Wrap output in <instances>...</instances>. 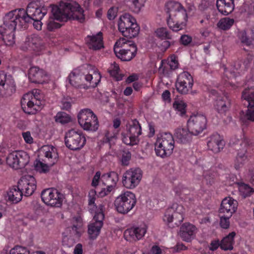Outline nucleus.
Instances as JSON below:
<instances>
[{"label": "nucleus", "instance_id": "f257e3e1", "mask_svg": "<svg viewBox=\"0 0 254 254\" xmlns=\"http://www.w3.org/2000/svg\"><path fill=\"white\" fill-rule=\"evenodd\" d=\"M51 7L52 13L58 21L73 19L81 23L85 21L84 10L77 3L62 1L59 5H51Z\"/></svg>", "mask_w": 254, "mask_h": 254}, {"label": "nucleus", "instance_id": "f03ea898", "mask_svg": "<svg viewBox=\"0 0 254 254\" xmlns=\"http://www.w3.org/2000/svg\"><path fill=\"white\" fill-rule=\"evenodd\" d=\"M101 75L97 70L91 65L74 69L69 75V83L75 87L81 85L84 81L89 82L93 87L96 86L101 80Z\"/></svg>", "mask_w": 254, "mask_h": 254}, {"label": "nucleus", "instance_id": "7ed1b4c3", "mask_svg": "<svg viewBox=\"0 0 254 254\" xmlns=\"http://www.w3.org/2000/svg\"><path fill=\"white\" fill-rule=\"evenodd\" d=\"M166 7L168 14L167 24L170 29L175 32L183 29L188 19L186 10L180 3L175 1L168 2Z\"/></svg>", "mask_w": 254, "mask_h": 254}, {"label": "nucleus", "instance_id": "20e7f679", "mask_svg": "<svg viewBox=\"0 0 254 254\" xmlns=\"http://www.w3.org/2000/svg\"><path fill=\"white\" fill-rule=\"evenodd\" d=\"M41 156L44 157L43 161H37L35 167L41 173H46L49 170L50 167L58 161V154L57 149L52 145H45L40 150Z\"/></svg>", "mask_w": 254, "mask_h": 254}, {"label": "nucleus", "instance_id": "39448f33", "mask_svg": "<svg viewBox=\"0 0 254 254\" xmlns=\"http://www.w3.org/2000/svg\"><path fill=\"white\" fill-rule=\"evenodd\" d=\"M175 147V140L172 134L164 132L159 134L155 143V151L158 156L165 158L170 156Z\"/></svg>", "mask_w": 254, "mask_h": 254}, {"label": "nucleus", "instance_id": "423d86ee", "mask_svg": "<svg viewBox=\"0 0 254 254\" xmlns=\"http://www.w3.org/2000/svg\"><path fill=\"white\" fill-rule=\"evenodd\" d=\"M42 98L40 92L37 89L24 94L21 100L23 111L28 114H35L41 108Z\"/></svg>", "mask_w": 254, "mask_h": 254}, {"label": "nucleus", "instance_id": "0eeeda50", "mask_svg": "<svg viewBox=\"0 0 254 254\" xmlns=\"http://www.w3.org/2000/svg\"><path fill=\"white\" fill-rule=\"evenodd\" d=\"M116 56L123 61H129L135 57L137 51L135 45L125 38H120L114 46Z\"/></svg>", "mask_w": 254, "mask_h": 254}, {"label": "nucleus", "instance_id": "6e6552de", "mask_svg": "<svg viewBox=\"0 0 254 254\" xmlns=\"http://www.w3.org/2000/svg\"><path fill=\"white\" fill-rule=\"evenodd\" d=\"M136 203V198L134 193L127 190L122 192L115 201L117 211L122 214H127L130 211Z\"/></svg>", "mask_w": 254, "mask_h": 254}, {"label": "nucleus", "instance_id": "1a4fd4ad", "mask_svg": "<svg viewBox=\"0 0 254 254\" xmlns=\"http://www.w3.org/2000/svg\"><path fill=\"white\" fill-rule=\"evenodd\" d=\"M77 117L78 123L84 130L95 131L98 129L99 123L97 117L90 109L81 110Z\"/></svg>", "mask_w": 254, "mask_h": 254}, {"label": "nucleus", "instance_id": "9d476101", "mask_svg": "<svg viewBox=\"0 0 254 254\" xmlns=\"http://www.w3.org/2000/svg\"><path fill=\"white\" fill-rule=\"evenodd\" d=\"M25 15L24 9H16L7 13L3 18V24L0 28L15 30L17 25L23 26V16Z\"/></svg>", "mask_w": 254, "mask_h": 254}, {"label": "nucleus", "instance_id": "9b49d317", "mask_svg": "<svg viewBox=\"0 0 254 254\" xmlns=\"http://www.w3.org/2000/svg\"><path fill=\"white\" fill-rule=\"evenodd\" d=\"M128 134L122 133L123 142L131 146L137 144L139 142V136L141 134V127L139 122L136 120H131L127 125Z\"/></svg>", "mask_w": 254, "mask_h": 254}, {"label": "nucleus", "instance_id": "f8f14e48", "mask_svg": "<svg viewBox=\"0 0 254 254\" xmlns=\"http://www.w3.org/2000/svg\"><path fill=\"white\" fill-rule=\"evenodd\" d=\"M185 209L181 204H175L167 209L163 221L168 225L173 223L172 227L178 226L184 220Z\"/></svg>", "mask_w": 254, "mask_h": 254}, {"label": "nucleus", "instance_id": "ddd939ff", "mask_svg": "<svg viewBox=\"0 0 254 254\" xmlns=\"http://www.w3.org/2000/svg\"><path fill=\"white\" fill-rule=\"evenodd\" d=\"M142 178V171L138 168H130L123 174V185L127 189H135L140 183Z\"/></svg>", "mask_w": 254, "mask_h": 254}, {"label": "nucleus", "instance_id": "4468645a", "mask_svg": "<svg viewBox=\"0 0 254 254\" xmlns=\"http://www.w3.org/2000/svg\"><path fill=\"white\" fill-rule=\"evenodd\" d=\"M85 142V137L81 131L70 129L65 134V144L71 150L80 149L84 146Z\"/></svg>", "mask_w": 254, "mask_h": 254}, {"label": "nucleus", "instance_id": "2eb2a0df", "mask_svg": "<svg viewBox=\"0 0 254 254\" xmlns=\"http://www.w3.org/2000/svg\"><path fill=\"white\" fill-rule=\"evenodd\" d=\"M28 154L23 151H16L9 153L6 159L7 164L14 169L25 167L29 162Z\"/></svg>", "mask_w": 254, "mask_h": 254}, {"label": "nucleus", "instance_id": "dca6fc26", "mask_svg": "<svg viewBox=\"0 0 254 254\" xmlns=\"http://www.w3.org/2000/svg\"><path fill=\"white\" fill-rule=\"evenodd\" d=\"M63 198V194L56 189H47L41 192V198L43 202L51 206L61 207Z\"/></svg>", "mask_w": 254, "mask_h": 254}, {"label": "nucleus", "instance_id": "f3484780", "mask_svg": "<svg viewBox=\"0 0 254 254\" xmlns=\"http://www.w3.org/2000/svg\"><path fill=\"white\" fill-rule=\"evenodd\" d=\"M206 117L201 114L191 115L187 122V127L194 135L201 133L206 127Z\"/></svg>", "mask_w": 254, "mask_h": 254}, {"label": "nucleus", "instance_id": "a211bd4d", "mask_svg": "<svg viewBox=\"0 0 254 254\" xmlns=\"http://www.w3.org/2000/svg\"><path fill=\"white\" fill-rule=\"evenodd\" d=\"M47 13L46 8L38 7L35 2H31L28 5L26 10H25L23 21L26 23L31 22L32 20H41Z\"/></svg>", "mask_w": 254, "mask_h": 254}, {"label": "nucleus", "instance_id": "6ab92c4d", "mask_svg": "<svg viewBox=\"0 0 254 254\" xmlns=\"http://www.w3.org/2000/svg\"><path fill=\"white\" fill-rule=\"evenodd\" d=\"M193 85V78L188 72H183L178 75L176 82V87L180 93L182 94L188 93L192 89Z\"/></svg>", "mask_w": 254, "mask_h": 254}, {"label": "nucleus", "instance_id": "aec40b11", "mask_svg": "<svg viewBox=\"0 0 254 254\" xmlns=\"http://www.w3.org/2000/svg\"><path fill=\"white\" fill-rule=\"evenodd\" d=\"M15 91L13 79L3 71L0 72V97L11 95Z\"/></svg>", "mask_w": 254, "mask_h": 254}, {"label": "nucleus", "instance_id": "412c9836", "mask_svg": "<svg viewBox=\"0 0 254 254\" xmlns=\"http://www.w3.org/2000/svg\"><path fill=\"white\" fill-rule=\"evenodd\" d=\"M104 213H97L88 225V233L90 239H95L99 236L103 225Z\"/></svg>", "mask_w": 254, "mask_h": 254}, {"label": "nucleus", "instance_id": "4be33fe9", "mask_svg": "<svg viewBox=\"0 0 254 254\" xmlns=\"http://www.w3.org/2000/svg\"><path fill=\"white\" fill-rule=\"evenodd\" d=\"M147 231V226L141 225L134 226L127 229L124 232L125 239L131 242H136L141 239Z\"/></svg>", "mask_w": 254, "mask_h": 254}, {"label": "nucleus", "instance_id": "5701e85b", "mask_svg": "<svg viewBox=\"0 0 254 254\" xmlns=\"http://www.w3.org/2000/svg\"><path fill=\"white\" fill-rule=\"evenodd\" d=\"M18 187L25 195H32L36 189V181L34 177L31 175H25L19 181Z\"/></svg>", "mask_w": 254, "mask_h": 254}, {"label": "nucleus", "instance_id": "b1692460", "mask_svg": "<svg viewBox=\"0 0 254 254\" xmlns=\"http://www.w3.org/2000/svg\"><path fill=\"white\" fill-rule=\"evenodd\" d=\"M44 45L40 37L36 35L28 36L21 46L23 51H34L38 52L43 49Z\"/></svg>", "mask_w": 254, "mask_h": 254}, {"label": "nucleus", "instance_id": "393cba45", "mask_svg": "<svg viewBox=\"0 0 254 254\" xmlns=\"http://www.w3.org/2000/svg\"><path fill=\"white\" fill-rule=\"evenodd\" d=\"M238 205V203L236 200L231 197H226L221 202L219 213L231 217L236 211Z\"/></svg>", "mask_w": 254, "mask_h": 254}, {"label": "nucleus", "instance_id": "a878e982", "mask_svg": "<svg viewBox=\"0 0 254 254\" xmlns=\"http://www.w3.org/2000/svg\"><path fill=\"white\" fill-rule=\"evenodd\" d=\"M231 105V100L228 95L223 93L216 97L214 103V107L216 111L220 114L225 115L229 110Z\"/></svg>", "mask_w": 254, "mask_h": 254}, {"label": "nucleus", "instance_id": "bb28decb", "mask_svg": "<svg viewBox=\"0 0 254 254\" xmlns=\"http://www.w3.org/2000/svg\"><path fill=\"white\" fill-rule=\"evenodd\" d=\"M28 77L31 82L38 84H42L49 80V76L46 72L35 66L30 68Z\"/></svg>", "mask_w": 254, "mask_h": 254}, {"label": "nucleus", "instance_id": "cd10ccee", "mask_svg": "<svg viewBox=\"0 0 254 254\" xmlns=\"http://www.w3.org/2000/svg\"><path fill=\"white\" fill-rule=\"evenodd\" d=\"M88 47L93 50H98L103 48V35L101 32L95 35H88L85 38Z\"/></svg>", "mask_w": 254, "mask_h": 254}, {"label": "nucleus", "instance_id": "c85d7f7f", "mask_svg": "<svg viewBox=\"0 0 254 254\" xmlns=\"http://www.w3.org/2000/svg\"><path fill=\"white\" fill-rule=\"evenodd\" d=\"M225 145L223 137L216 133L210 136L208 139L207 146L210 150L214 153H218L222 150Z\"/></svg>", "mask_w": 254, "mask_h": 254}, {"label": "nucleus", "instance_id": "c756f323", "mask_svg": "<svg viewBox=\"0 0 254 254\" xmlns=\"http://www.w3.org/2000/svg\"><path fill=\"white\" fill-rule=\"evenodd\" d=\"M193 134L191 130L187 127H178L175 131L174 135L178 141L182 143H187L189 142L192 138Z\"/></svg>", "mask_w": 254, "mask_h": 254}, {"label": "nucleus", "instance_id": "7c9ffc66", "mask_svg": "<svg viewBox=\"0 0 254 254\" xmlns=\"http://www.w3.org/2000/svg\"><path fill=\"white\" fill-rule=\"evenodd\" d=\"M88 197L89 210L90 213H95V214L99 213H104L105 209L104 205L99 204L97 205L96 203L95 202L96 198V191L94 190L90 191Z\"/></svg>", "mask_w": 254, "mask_h": 254}, {"label": "nucleus", "instance_id": "2f4dec72", "mask_svg": "<svg viewBox=\"0 0 254 254\" xmlns=\"http://www.w3.org/2000/svg\"><path fill=\"white\" fill-rule=\"evenodd\" d=\"M195 227L190 223H185L180 228L179 235L185 241L190 242L193 238Z\"/></svg>", "mask_w": 254, "mask_h": 254}, {"label": "nucleus", "instance_id": "473e14b6", "mask_svg": "<svg viewBox=\"0 0 254 254\" xmlns=\"http://www.w3.org/2000/svg\"><path fill=\"white\" fill-rule=\"evenodd\" d=\"M236 0H217V7L220 12L227 15L232 12L234 8Z\"/></svg>", "mask_w": 254, "mask_h": 254}, {"label": "nucleus", "instance_id": "72a5a7b5", "mask_svg": "<svg viewBox=\"0 0 254 254\" xmlns=\"http://www.w3.org/2000/svg\"><path fill=\"white\" fill-rule=\"evenodd\" d=\"M101 181L106 186L115 188L119 181L118 174L114 171L104 174L101 176Z\"/></svg>", "mask_w": 254, "mask_h": 254}, {"label": "nucleus", "instance_id": "f704fd0d", "mask_svg": "<svg viewBox=\"0 0 254 254\" xmlns=\"http://www.w3.org/2000/svg\"><path fill=\"white\" fill-rule=\"evenodd\" d=\"M136 21L135 18L131 14L126 13L122 14L120 17L118 22V29L120 32H122L124 29L131 25L132 23Z\"/></svg>", "mask_w": 254, "mask_h": 254}, {"label": "nucleus", "instance_id": "c9c22d12", "mask_svg": "<svg viewBox=\"0 0 254 254\" xmlns=\"http://www.w3.org/2000/svg\"><path fill=\"white\" fill-rule=\"evenodd\" d=\"M15 30L0 28V33L2 36V40L6 45L12 46L15 43Z\"/></svg>", "mask_w": 254, "mask_h": 254}, {"label": "nucleus", "instance_id": "e433bc0d", "mask_svg": "<svg viewBox=\"0 0 254 254\" xmlns=\"http://www.w3.org/2000/svg\"><path fill=\"white\" fill-rule=\"evenodd\" d=\"M23 193L24 192L19 189L18 186L13 187L7 192L8 199L13 203H17L21 200Z\"/></svg>", "mask_w": 254, "mask_h": 254}, {"label": "nucleus", "instance_id": "4c0bfd02", "mask_svg": "<svg viewBox=\"0 0 254 254\" xmlns=\"http://www.w3.org/2000/svg\"><path fill=\"white\" fill-rule=\"evenodd\" d=\"M139 30V26L136 21H135L134 23H132L131 25L127 27V29H124L121 33L125 37L132 38L138 35Z\"/></svg>", "mask_w": 254, "mask_h": 254}, {"label": "nucleus", "instance_id": "58836bf2", "mask_svg": "<svg viewBox=\"0 0 254 254\" xmlns=\"http://www.w3.org/2000/svg\"><path fill=\"white\" fill-rule=\"evenodd\" d=\"M244 147H245V145ZM246 149L245 147H244L241 152L238 153L234 164V166L236 170H239L247 162V156L246 155Z\"/></svg>", "mask_w": 254, "mask_h": 254}, {"label": "nucleus", "instance_id": "ea45409f", "mask_svg": "<svg viewBox=\"0 0 254 254\" xmlns=\"http://www.w3.org/2000/svg\"><path fill=\"white\" fill-rule=\"evenodd\" d=\"M236 236L234 232L230 233L221 241L220 248L224 250H231L233 248L234 238Z\"/></svg>", "mask_w": 254, "mask_h": 254}, {"label": "nucleus", "instance_id": "a19ab883", "mask_svg": "<svg viewBox=\"0 0 254 254\" xmlns=\"http://www.w3.org/2000/svg\"><path fill=\"white\" fill-rule=\"evenodd\" d=\"M83 222L80 218H73L72 220V234L79 237L83 232Z\"/></svg>", "mask_w": 254, "mask_h": 254}, {"label": "nucleus", "instance_id": "79ce46f5", "mask_svg": "<svg viewBox=\"0 0 254 254\" xmlns=\"http://www.w3.org/2000/svg\"><path fill=\"white\" fill-rule=\"evenodd\" d=\"M173 108L180 115L183 116L186 113L187 104L180 99H176L173 104Z\"/></svg>", "mask_w": 254, "mask_h": 254}, {"label": "nucleus", "instance_id": "37998d69", "mask_svg": "<svg viewBox=\"0 0 254 254\" xmlns=\"http://www.w3.org/2000/svg\"><path fill=\"white\" fill-rule=\"evenodd\" d=\"M242 98L246 100L248 104L254 103V86L246 88L242 92Z\"/></svg>", "mask_w": 254, "mask_h": 254}, {"label": "nucleus", "instance_id": "c03bdc74", "mask_svg": "<svg viewBox=\"0 0 254 254\" xmlns=\"http://www.w3.org/2000/svg\"><path fill=\"white\" fill-rule=\"evenodd\" d=\"M234 23V20L229 17L221 19L217 23V26L223 30L229 29Z\"/></svg>", "mask_w": 254, "mask_h": 254}, {"label": "nucleus", "instance_id": "a18cd8bd", "mask_svg": "<svg viewBox=\"0 0 254 254\" xmlns=\"http://www.w3.org/2000/svg\"><path fill=\"white\" fill-rule=\"evenodd\" d=\"M239 190L240 194L244 197H246L250 196L254 192V190L249 185L244 183L239 184Z\"/></svg>", "mask_w": 254, "mask_h": 254}, {"label": "nucleus", "instance_id": "49530a36", "mask_svg": "<svg viewBox=\"0 0 254 254\" xmlns=\"http://www.w3.org/2000/svg\"><path fill=\"white\" fill-rule=\"evenodd\" d=\"M155 33L158 38L162 40L171 39L172 38L170 33L167 30V29L165 27H160L157 28L155 30Z\"/></svg>", "mask_w": 254, "mask_h": 254}, {"label": "nucleus", "instance_id": "de8ad7c7", "mask_svg": "<svg viewBox=\"0 0 254 254\" xmlns=\"http://www.w3.org/2000/svg\"><path fill=\"white\" fill-rule=\"evenodd\" d=\"M55 121L62 124H66L70 122V117L64 112H59L55 116Z\"/></svg>", "mask_w": 254, "mask_h": 254}, {"label": "nucleus", "instance_id": "09e8293b", "mask_svg": "<svg viewBox=\"0 0 254 254\" xmlns=\"http://www.w3.org/2000/svg\"><path fill=\"white\" fill-rule=\"evenodd\" d=\"M52 16L53 17L51 16L49 18L47 23V28L50 31H52L55 29L60 28L61 26L60 23L55 22V20H56V19L55 18L53 13ZM57 20H58L57 19Z\"/></svg>", "mask_w": 254, "mask_h": 254}, {"label": "nucleus", "instance_id": "8fccbe9b", "mask_svg": "<svg viewBox=\"0 0 254 254\" xmlns=\"http://www.w3.org/2000/svg\"><path fill=\"white\" fill-rule=\"evenodd\" d=\"M131 2L132 10L138 13L144 6V0H130Z\"/></svg>", "mask_w": 254, "mask_h": 254}, {"label": "nucleus", "instance_id": "3c124183", "mask_svg": "<svg viewBox=\"0 0 254 254\" xmlns=\"http://www.w3.org/2000/svg\"><path fill=\"white\" fill-rule=\"evenodd\" d=\"M171 70H172L169 68L167 61L166 60H162L158 68L159 72L164 75H167L169 73Z\"/></svg>", "mask_w": 254, "mask_h": 254}, {"label": "nucleus", "instance_id": "603ef678", "mask_svg": "<svg viewBox=\"0 0 254 254\" xmlns=\"http://www.w3.org/2000/svg\"><path fill=\"white\" fill-rule=\"evenodd\" d=\"M220 225L221 227L224 229H228L230 226L229 219L231 217H228V215L220 214Z\"/></svg>", "mask_w": 254, "mask_h": 254}, {"label": "nucleus", "instance_id": "864d4df0", "mask_svg": "<svg viewBox=\"0 0 254 254\" xmlns=\"http://www.w3.org/2000/svg\"><path fill=\"white\" fill-rule=\"evenodd\" d=\"M8 254H29V253L25 248L17 246L11 249Z\"/></svg>", "mask_w": 254, "mask_h": 254}, {"label": "nucleus", "instance_id": "5fc2aeb1", "mask_svg": "<svg viewBox=\"0 0 254 254\" xmlns=\"http://www.w3.org/2000/svg\"><path fill=\"white\" fill-rule=\"evenodd\" d=\"M119 70V65L116 63H114L111 64L109 69V72L112 76L117 78V80H120V79L117 77Z\"/></svg>", "mask_w": 254, "mask_h": 254}, {"label": "nucleus", "instance_id": "6e6d98bb", "mask_svg": "<svg viewBox=\"0 0 254 254\" xmlns=\"http://www.w3.org/2000/svg\"><path fill=\"white\" fill-rule=\"evenodd\" d=\"M246 117L249 120L254 122V103L248 104Z\"/></svg>", "mask_w": 254, "mask_h": 254}, {"label": "nucleus", "instance_id": "4d7b16f0", "mask_svg": "<svg viewBox=\"0 0 254 254\" xmlns=\"http://www.w3.org/2000/svg\"><path fill=\"white\" fill-rule=\"evenodd\" d=\"M131 158V154L129 151H124L122 158L121 162L123 166H127Z\"/></svg>", "mask_w": 254, "mask_h": 254}, {"label": "nucleus", "instance_id": "13d9d810", "mask_svg": "<svg viewBox=\"0 0 254 254\" xmlns=\"http://www.w3.org/2000/svg\"><path fill=\"white\" fill-rule=\"evenodd\" d=\"M22 136L24 141L27 144H32L34 142V139L31 136V132L29 131H26L22 133Z\"/></svg>", "mask_w": 254, "mask_h": 254}, {"label": "nucleus", "instance_id": "bf43d9fd", "mask_svg": "<svg viewBox=\"0 0 254 254\" xmlns=\"http://www.w3.org/2000/svg\"><path fill=\"white\" fill-rule=\"evenodd\" d=\"M166 61H167V63L169 66V68H171V70H174L178 68V63L176 60L175 57H171L170 59H169Z\"/></svg>", "mask_w": 254, "mask_h": 254}, {"label": "nucleus", "instance_id": "052dcab7", "mask_svg": "<svg viewBox=\"0 0 254 254\" xmlns=\"http://www.w3.org/2000/svg\"><path fill=\"white\" fill-rule=\"evenodd\" d=\"M223 68L224 70V76L228 78H234L237 76V74L239 73L238 71H230L224 66L223 67Z\"/></svg>", "mask_w": 254, "mask_h": 254}, {"label": "nucleus", "instance_id": "680f3d73", "mask_svg": "<svg viewBox=\"0 0 254 254\" xmlns=\"http://www.w3.org/2000/svg\"><path fill=\"white\" fill-rule=\"evenodd\" d=\"M115 188L107 186L106 188L102 189L99 192L101 197H104L108 195L111 191L114 190Z\"/></svg>", "mask_w": 254, "mask_h": 254}, {"label": "nucleus", "instance_id": "e2e57ef3", "mask_svg": "<svg viewBox=\"0 0 254 254\" xmlns=\"http://www.w3.org/2000/svg\"><path fill=\"white\" fill-rule=\"evenodd\" d=\"M118 8L117 7H111L108 11V18L110 20H113L117 16Z\"/></svg>", "mask_w": 254, "mask_h": 254}, {"label": "nucleus", "instance_id": "0e129e2a", "mask_svg": "<svg viewBox=\"0 0 254 254\" xmlns=\"http://www.w3.org/2000/svg\"><path fill=\"white\" fill-rule=\"evenodd\" d=\"M240 39L242 43L246 45H250L251 44V41L248 38L245 32H242L241 33Z\"/></svg>", "mask_w": 254, "mask_h": 254}, {"label": "nucleus", "instance_id": "69168bd1", "mask_svg": "<svg viewBox=\"0 0 254 254\" xmlns=\"http://www.w3.org/2000/svg\"><path fill=\"white\" fill-rule=\"evenodd\" d=\"M101 179V173L99 171L97 172L92 179V186L93 187L97 186Z\"/></svg>", "mask_w": 254, "mask_h": 254}, {"label": "nucleus", "instance_id": "338daca9", "mask_svg": "<svg viewBox=\"0 0 254 254\" xmlns=\"http://www.w3.org/2000/svg\"><path fill=\"white\" fill-rule=\"evenodd\" d=\"M180 40L182 44L188 45L191 42L192 38L188 35H183L181 37Z\"/></svg>", "mask_w": 254, "mask_h": 254}, {"label": "nucleus", "instance_id": "774afa93", "mask_svg": "<svg viewBox=\"0 0 254 254\" xmlns=\"http://www.w3.org/2000/svg\"><path fill=\"white\" fill-rule=\"evenodd\" d=\"M162 98L165 102H170V92L167 90L164 91L162 94Z\"/></svg>", "mask_w": 254, "mask_h": 254}]
</instances>
